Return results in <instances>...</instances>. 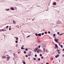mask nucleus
Here are the masks:
<instances>
[{
	"label": "nucleus",
	"mask_w": 64,
	"mask_h": 64,
	"mask_svg": "<svg viewBox=\"0 0 64 64\" xmlns=\"http://www.w3.org/2000/svg\"><path fill=\"white\" fill-rule=\"evenodd\" d=\"M21 49L22 50H23V49H25V48H23V47H21Z\"/></svg>",
	"instance_id": "nucleus-15"
},
{
	"label": "nucleus",
	"mask_w": 64,
	"mask_h": 64,
	"mask_svg": "<svg viewBox=\"0 0 64 64\" xmlns=\"http://www.w3.org/2000/svg\"><path fill=\"white\" fill-rule=\"evenodd\" d=\"M30 35H29L28 36H27V38H28V37H30Z\"/></svg>",
	"instance_id": "nucleus-28"
},
{
	"label": "nucleus",
	"mask_w": 64,
	"mask_h": 64,
	"mask_svg": "<svg viewBox=\"0 0 64 64\" xmlns=\"http://www.w3.org/2000/svg\"><path fill=\"white\" fill-rule=\"evenodd\" d=\"M38 43H40L41 42H40V41H39V40H38Z\"/></svg>",
	"instance_id": "nucleus-18"
},
{
	"label": "nucleus",
	"mask_w": 64,
	"mask_h": 64,
	"mask_svg": "<svg viewBox=\"0 0 64 64\" xmlns=\"http://www.w3.org/2000/svg\"><path fill=\"white\" fill-rule=\"evenodd\" d=\"M37 55L36 54H35V57H37Z\"/></svg>",
	"instance_id": "nucleus-20"
},
{
	"label": "nucleus",
	"mask_w": 64,
	"mask_h": 64,
	"mask_svg": "<svg viewBox=\"0 0 64 64\" xmlns=\"http://www.w3.org/2000/svg\"><path fill=\"white\" fill-rule=\"evenodd\" d=\"M38 61H40V58H39L38 59Z\"/></svg>",
	"instance_id": "nucleus-31"
},
{
	"label": "nucleus",
	"mask_w": 64,
	"mask_h": 64,
	"mask_svg": "<svg viewBox=\"0 0 64 64\" xmlns=\"http://www.w3.org/2000/svg\"><path fill=\"white\" fill-rule=\"evenodd\" d=\"M44 33H42V35H44Z\"/></svg>",
	"instance_id": "nucleus-24"
},
{
	"label": "nucleus",
	"mask_w": 64,
	"mask_h": 64,
	"mask_svg": "<svg viewBox=\"0 0 64 64\" xmlns=\"http://www.w3.org/2000/svg\"><path fill=\"white\" fill-rule=\"evenodd\" d=\"M60 34V33H59V32H58V34Z\"/></svg>",
	"instance_id": "nucleus-39"
},
{
	"label": "nucleus",
	"mask_w": 64,
	"mask_h": 64,
	"mask_svg": "<svg viewBox=\"0 0 64 64\" xmlns=\"http://www.w3.org/2000/svg\"><path fill=\"white\" fill-rule=\"evenodd\" d=\"M20 53V52H18V54H19V53Z\"/></svg>",
	"instance_id": "nucleus-57"
},
{
	"label": "nucleus",
	"mask_w": 64,
	"mask_h": 64,
	"mask_svg": "<svg viewBox=\"0 0 64 64\" xmlns=\"http://www.w3.org/2000/svg\"><path fill=\"white\" fill-rule=\"evenodd\" d=\"M62 51H64V49H63L62 50Z\"/></svg>",
	"instance_id": "nucleus-53"
},
{
	"label": "nucleus",
	"mask_w": 64,
	"mask_h": 64,
	"mask_svg": "<svg viewBox=\"0 0 64 64\" xmlns=\"http://www.w3.org/2000/svg\"><path fill=\"white\" fill-rule=\"evenodd\" d=\"M17 37H14V38H16Z\"/></svg>",
	"instance_id": "nucleus-55"
},
{
	"label": "nucleus",
	"mask_w": 64,
	"mask_h": 64,
	"mask_svg": "<svg viewBox=\"0 0 64 64\" xmlns=\"http://www.w3.org/2000/svg\"><path fill=\"white\" fill-rule=\"evenodd\" d=\"M57 56H58V57H59V54H58Z\"/></svg>",
	"instance_id": "nucleus-45"
},
{
	"label": "nucleus",
	"mask_w": 64,
	"mask_h": 64,
	"mask_svg": "<svg viewBox=\"0 0 64 64\" xmlns=\"http://www.w3.org/2000/svg\"><path fill=\"white\" fill-rule=\"evenodd\" d=\"M55 46L56 48H57V49H58V46H57V44H55Z\"/></svg>",
	"instance_id": "nucleus-3"
},
{
	"label": "nucleus",
	"mask_w": 64,
	"mask_h": 64,
	"mask_svg": "<svg viewBox=\"0 0 64 64\" xmlns=\"http://www.w3.org/2000/svg\"><path fill=\"white\" fill-rule=\"evenodd\" d=\"M8 26H7L6 27V28H8Z\"/></svg>",
	"instance_id": "nucleus-46"
},
{
	"label": "nucleus",
	"mask_w": 64,
	"mask_h": 64,
	"mask_svg": "<svg viewBox=\"0 0 64 64\" xmlns=\"http://www.w3.org/2000/svg\"><path fill=\"white\" fill-rule=\"evenodd\" d=\"M25 50L26 51H28V49L26 48L25 49Z\"/></svg>",
	"instance_id": "nucleus-21"
},
{
	"label": "nucleus",
	"mask_w": 64,
	"mask_h": 64,
	"mask_svg": "<svg viewBox=\"0 0 64 64\" xmlns=\"http://www.w3.org/2000/svg\"><path fill=\"white\" fill-rule=\"evenodd\" d=\"M34 60H36V59L35 58H34Z\"/></svg>",
	"instance_id": "nucleus-40"
},
{
	"label": "nucleus",
	"mask_w": 64,
	"mask_h": 64,
	"mask_svg": "<svg viewBox=\"0 0 64 64\" xmlns=\"http://www.w3.org/2000/svg\"><path fill=\"white\" fill-rule=\"evenodd\" d=\"M45 34H47V32H44Z\"/></svg>",
	"instance_id": "nucleus-30"
},
{
	"label": "nucleus",
	"mask_w": 64,
	"mask_h": 64,
	"mask_svg": "<svg viewBox=\"0 0 64 64\" xmlns=\"http://www.w3.org/2000/svg\"><path fill=\"white\" fill-rule=\"evenodd\" d=\"M59 44L60 45V43Z\"/></svg>",
	"instance_id": "nucleus-58"
},
{
	"label": "nucleus",
	"mask_w": 64,
	"mask_h": 64,
	"mask_svg": "<svg viewBox=\"0 0 64 64\" xmlns=\"http://www.w3.org/2000/svg\"><path fill=\"white\" fill-rule=\"evenodd\" d=\"M58 51H60V50H58Z\"/></svg>",
	"instance_id": "nucleus-63"
},
{
	"label": "nucleus",
	"mask_w": 64,
	"mask_h": 64,
	"mask_svg": "<svg viewBox=\"0 0 64 64\" xmlns=\"http://www.w3.org/2000/svg\"><path fill=\"white\" fill-rule=\"evenodd\" d=\"M2 59H4V58H6V56H2Z\"/></svg>",
	"instance_id": "nucleus-1"
},
{
	"label": "nucleus",
	"mask_w": 64,
	"mask_h": 64,
	"mask_svg": "<svg viewBox=\"0 0 64 64\" xmlns=\"http://www.w3.org/2000/svg\"><path fill=\"white\" fill-rule=\"evenodd\" d=\"M40 46H38V48H40Z\"/></svg>",
	"instance_id": "nucleus-25"
},
{
	"label": "nucleus",
	"mask_w": 64,
	"mask_h": 64,
	"mask_svg": "<svg viewBox=\"0 0 64 64\" xmlns=\"http://www.w3.org/2000/svg\"><path fill=\"white\" fill-rule=\"evenodd\" d=\"M24 53L25 54V53H26V52L25 51H24Z\"/></svg>",
	"instance_id": "nucleus-19"
},
{
	"label": "nucleus",
	"mask_w": 64,
	"mask_h": 64,
	"mask_svg": "<svg viewBox=\"0 0 64 64\" xmlns=\"http://www.w3.org/2000/svg\"><path fill=\"white\" fill-rule=\"evenodd\" d=\"M56 3H54L53 4V5H56Z\"/></svg>",
	"instance_id": "nucleus-13"
},
{
	"label": "nucleus",
	"mask_w": 64,
	"mask_h": 64,
	"mask_svg": "<svg viewBox=\"0 0 64 64\" xmlns=\"http://www.w3.org/2000/svg\"><path fill=\"white\" fill-rule=\"evenodd\" d=\"M38 51H40V53H42V51L40 49L38 50Z\"/></svg>",
	"instance_id": "nucleus-4"
},
{
	"label": "nucleus",
	"mask_w": 64,
	"mask_h": 64,
	"mask_svg": "<svg viewBox=\"0 0 64 64\" xmlns=\"http://www.w3.org/2000/svg\"><path fill=\"white\" fill-rule=\"evenodd\" d=\"M4 29H3L2 30V31H4Z\"/></svg>",
	"instance_id": "nucleus-49"
},
{
	"label": "nucleus",
	"mask_w": 64,
	"mask_h": 64,
	"mask_svg": "<svg viewBox=\"0 0 64 64\" xmlns=\"http://www.w3.org/2000/svg\"><path fill=\"white\" fill-rule=\"evenodd\" d=\"M37 53H39V51H38H38L37 52Z\"/></svg>",
	"instance_id": "nucleus-37"
},
{
	"label": "nucleus",
	"mask_w": 64,
	"mask_h": 64,
	"mask_svg": "<svg viewBox=\"0 0 64 64\" xmlns=\"http://www.w3.org/2000/svg\"><path fill=\"white\" fill-rule=\"evenodd\" d=\"M11 8V10H14V8Z\"/></svg>",
	"instance_id": "nucleus-11"
},
{
	"label": "nucleus",
	"mask_w": 64,
	"mask_h": 64,
	"mask_svg": "<svg viewBox=\"0 0 64 64\" xmlns=\"http://www.w3.org/2000/svg\"><path fill=\"white\" fill-rule=\"evenodd\" d=\"M13 23L14 24H15L16 22L14 20H13Z\"/></svg>",
	"instance_id": "nucleus-12"
},
{
	"label": "nucleus",
	"mask_w": 64,
	"mask_h": 64,
	"mask_svg": "<svg viewBox=\"0 0 64 64\" xmlns=\"http://www.w3.org/2000/svg\"><path fill=\"white\" fill-rule=\"evenodd\" d=\"M43 56H42L41 57V59H43Z\"/></svg>",
	"instance_id": "nucleus-43"
},
{
	"label": "nucleus",
	"mask_w": 64,
	"mask_h": 64,
	"mask_svg": "<svg viewBox=\"0 0 64 64\" xmlns=\"http://www.w3.org/2000/svg\"><path fill=\"white\" fill-rule=\"evenodd\" d=\"M46 64H49V63H48V62H47V63H46Z\"/></svg>",
	"instance_id": "nucleus-52"
},
{
	"label": "nucleus",
	"mask_w": 64,
	"mask_h": 64,
	"mask_svg": "<svg viewBox=\"0 0 64 64\" xmlns=\"http://www.w3.org/2000/svg\"><path fill=\"white\" fill-rule=\"evenodd\" d=\"M14 56H15V55H16V54H15V53H14Z\"/></svg>",
	"instance_id": "nucleus-29"
},
{
	"label": "nucleus",
	"mask_w": 64,
	"mask_h": 64,
	"mask_svg": "<svg viewBox=\"0 0 64 64\" xmlns=\"http://www.w3.org/2000/svg\"><path fill=\"white\" fill-rule=\"evenodd\" d=\"M46 50V52H49V51L48 50Z\"/></svg>",
	"instance_id": "nucleus-9"
},
{
	"label": "nucleus",
	"mask_w": 64,
	"mask_h": 64,
	"mask_svg": "<svg viewBox=\"0 0 64 64\" xmlns=\"http://www.w3.org/2000/svg\"><path fill=\"white\" fill-rule=\"evenodd\" d=\"M57 40H59V39H57Z\"/></svg>",
	"instance_id": "nucleus-64"
},
{
	"label": "nucleus",
	"mask_w": 64,
	"mask_h": 64,
	"mask_svg": "<svg viewBox=\"0 0 64 64\" xmlns=\"http://www.w3.org/2000/svg\"><path fill=\"white\" fill-rule=\"evenodd\" d=\"M31 54H28V56H30Z\"/></svg>",
	"instance_id": "nucleus-23"
},
{
	"label": "nucleus",
	"mask_w": 64,
	"mask_h": 64,
	"mask_svg": "<svg viewBox=\"0 0 64 64\" xmlns=\"http://www.w3.org/2000/svg\"><path fill=\"white\" fill-rule=\"evenodd\" d=\"M58 57V56H55L56 58H57Z\"/></svg>",
	"instance_id": "nucleus-38"
},
{
	"label": "nucleus",
	"mask_w": 64,
	"mask_h": 64,
	"mask_svg": "<svg viewBox=\"0 0 64 64\" xmlns=\"http://www.w3.org/2000/svg\"><path fill=\"white\" fill-rule=\"evenodd\" d=\"M51 59H52V60H53V58H52Z\"/></svg>",
	"instance_id": "nucleus-50"
},
{
	"label": "nucleus",
	"mask_w": 64,
	"mask_h": 64,
	"mask_svg": "<svg viewBox=\"0 0 64 64\" xmlns=\"http://www.w3.org/2000/svg\"><path fill=\"white\" fill-rule=\"evenodd\" d=\"M60 46L61 48H63V46H62V45H60Z\"/></svg>",
	"instance_id": "nucleus-14"
},
{
	"label": "nucleus",
	"mask_w": 64,
	"mask_h": 64,
	"mask_svg": "<svg viewBox=\"0 0 64 64\" xmlns=\"http://www.w3.org/2000/svg\"><path fill=\"white\" fill-rule=\"evenodd\" d=\"M22 46V47H24V45Z\"/></svg>",
	"instance_id": "nucleus-56"
},
{
	"label": "nucleus",
	"mask_w": 64,
	"mask_h": 64,
	"mask_svg": "<svg viewBox=\"0 0 64 64\" xmlns=\"http://www.w3.org/2000/svg\"><path fill=\"white\" fill-rule=\"evenodd\" d=\"M43 31H44V30H43Z\"/></svg>",
	"instance_id": "nucleus-62"
},
{
	"label": "nucleus",
	"mask_w": 64,
	"mask_h": 64,
	"mask_svg": "<svg viewBox=\"0 0 64 64\" xmlns=\"http://www.w3.org/2000/svg\"><path fill=\"white\" fill-rule=\"evenodd\" d=\"M48 34H50V31H48Z\"/></svg>",
	"instance_id": "nucleus-26"
},
{
	"label": "nucleus",
	"mask_w": 64,
	"mask_h": 64,
	"mask_svg": "<svg viewBox=\"0 0 64 64\" xmlns=\"http://www.w3.org/2000/svg\"><path fill=\"white\" fill-rule=\"evenodd\" d=\"M55 35H56V34H54V36H55Z\"/></svg>",
	"instance_id": "nucleus-34"
},
{
	"label": "nucleus",
	"mask_w": 64,
	"mask_h": 64,
	"mask_svg": "<svg viewBox=\"0 0 64 64\" xmlns=\"http://www.w3.org/2000/svg\"><path fill=\"white\" fill-rule=\"evenodd\" d=\"M23 64H26V62H23Z\"/></svg>",
	"instance_id": "nucleus-27"
},
{
	"label": "nucleus",
	"mask_w": 64,
	"mask_h": 64,
	"mask_svg": "<svg viewBox=\"0 0 64 64\" xmlns=\"http://www.w3.org/2000/svg\"><path fill=\"white\" fill-rule=\"evenodd\" d=\"M16 43H18V41L16 40Z\"/></svg>",
	"instance_id": "nucleus-22"
},
{
	"label": "nucleus",
	"mask_w": 64,
	"mask_h": 64,
	"mask_svg": "<svg viewBox=\"0 0 64 64\" xmlns=\"http://www.w3.org/2000/svg\"><path fill=\"white\" fill-rule=\"evenodd\" d=\"M34 19H35V18H34L32 19V20H34Z\"/></svg>",
	"instance_id": "nucleus-54"
},
{
	"label": "nucleus",
	"mask_w": 64,
	"mask_h": 64,
	"mask_svg": "<svg viewBox=\"0 0 64 64\" xmlns=\"http://www.w3.org/2000/svg\"><path fill=\"white\" fill-rule=\"evenodd\" d=\"M45 47H46V45L44 44L42 46V47L43 48H45Z\"/></svg>",
	"instance_id": "nucleus-2"
},
{
	"label": "nucleus",
	"mask_w": 64,
	"mask_h": 64,
	"mask_svg": "<svg viewBox=\"0 0 64 64\" xmlns=\"http://www.w3.org/2000/svg\"><path fill=\"white\" fill-rule=\"evenodd\" d=\"M7 59H9V57H7Z\"/></svg>",
	"instance_id": "nucleus-35"
},
{
	"label": "nucleus",
	"mask_w": 64,
	"mask_h": 64,
	"mask_svg": "<svg viewBox=\"0 0 64 64\" xmlns=\"http://www.w3.org/2000/svg\"><path fill=\"white\" fill-rule=\"evenodd\" d=\"M57 42V43H59V42L58 41V42Z\"/></svg>",
	"instance_id": "nucleus-60"
},
{
	"label": "nucleus",
	"mask_w": 64,
	"mask_h": 64,
	"mask_svg": "<svg viewBox=\"0 0 64 64\" xmlns=\"http://www.w3.org/2000/svg\"><path fill=\"white\" fill-rule=\"evenodd\" d=\"M58 54H60V52H58Z\"/></svg>",
	"instance_id": "nucleus-47"
},
{
	"label": "nucleus",
	"mask_w": 64,
	"mask_h": 64,
	"mask_svg": "<svg viewBox=\"0 0 64 64\" xmlns=\"http://www.w3.org/2000/svg\"><path fill=\"white\" fill-rule=\"evenodd\" d=\"M16 46L17 47H18V45L17 44H16Z\"/></svg>",
	"instance_id": "nucleus-44"
},
{
	"label": "nucleus",
	"mask_w": 64,
	"mask_h": 64,
	"mask_svg": "<svg viewBox=\"0 0 64 64\" xmlns=\"http://www.w3.org/2000/svg\"><path fill=\"white\" fill-rule=\"evenodd\" d=\"M6 11H8V10H10V9H9V8L8 9H6Z\"/></svg>",
	"instance_id": "nucleus-10"
},
{
	"label": "nucleus",
	"mask_w": 64,
	"mask_h": 64,
	"mask_svg": "<svg viewBox=\"0 0 64 64\" xmlns=\"http://www.w3.org/2000/svg\"><path fill=\"white\" fill-rule=\"evenodd\" d=\"M62 56H64V54H63V55H62Z\"/></svg>",
	"instance_id": "nucleus-59"
},
{
	"label": "nucleus",
	"mask_w": 64,
	"mask_h": 64,
	"mask_svg": "<svg viewBox=\"0 0 64 64\" xmlns=\"http://www.w3.org/2000/svg\"><path fill=\"white\" fill-rule=\"evenodd\" d=\"M60 62V60H59Z\"/></svg>",
	"instance_id": "nucleus-61"
},
{
	"label": "nucleus",
	"mask_w": 64,
	"mask_h": 64,
	"mask_svg": "<svg viewBox=\"0 0 64 64\" xmlns=\"http://www.w3.org/2000/svg\"><path fill=\"white\" fill-rule=\"evenodd\" d=\"M28 59H30V57H28Z\"/></svg>",
	"instance_id": "nucleus-32"
},
{
	"label": "nucleus",
	"mask_w": 64,
	"mask_h": 64,
	"mask_svg": "<svg viewBox=\"0 0 64 64\" xmlns=\"http://www.w3.org/2000/svg\"><path fill=\"white\" fill-rule=\"evenodd\" d=\"M43 50L44 51V52H45V48H43Z\"/></svg>",
	"instance_id": "nucleus-17"
},
{
	"label": "nucleus",
	"mask_w": 64,
	"mask_h": 64,
	"mask_svg": "<svg viewBox=\"0 0 64 64\" xmlns=\"http://www.w3.org/2000/svg\"><path fill=\"white\" fill-rule=\"evenodd\" d=\"M7 31V30H4V31Z\"/></svg>",
	"instance_id": "nucleus-48"
},
{
	"label": "nucleus",
	"mask_w": 64,
	"mask_h": 64,
	"mask_svg": "<svg viewBox=\"0 0 64 64\" xmlns=\"http://www.w3.org/2000/svg\"><path fill=\"white\" fill-rule=\"evenodd\" d=\"M40 56H42V54H40Z\"/></svg>",
	"instance_id": "nucleus-16"
},
{
	"label": "nucleus",
	"mask_w": 64,
	"mask_h": 64,
	"mask_svg": "<svg viewBox=\"0 0 64 64\" xmlns=\"http://www.w3.org/2000/svg\"><path fill=\"white\" fill-rule=\"evenodd\" d=\"M38 36H41V34H38Z\"/></svg>",
	"instance_id": "nucleus-6"
},
{
	"label": "nucleus",
	"mask_w": 64,
	"mask_h": 64,
	"mask_svg": "<svg viewBox=\"0 0 64 64\" xmlns=\"http://www.w3.org/2000/svg\"><path fill=\"white\" fill-rule=\"evenodd\" d=\"M26 57H28V55H26Z\"/></svg>",
	"instance_id": "nucleus-33"
},
{
	"label": "nucleus",
	"mask_w": 64,
	"mask_h": 64,
	"mask_svg": "<svg viewBox=\"0 0 64 64\" xmlns=\"http://www.w3.org/2000/svg\"><path fill=\"white\" fill-rule=\"evenodd\" d=\"M7 53V52H4V53L5 54V53Z\"/></svg>",
	"instance_id": "nucleus-36"
},
{
	"label": "nucleus",
	"mask_w": 64,
	"mask_h": 64,
	"mask_svg": "<svg viewBox=\"0 0 64 64\" xmlns=\"http://www.w3.org/2000/svg\"><path fill=\"white\" fill-rule=\"evenodd\" d=\"M11 30V28H10L9 29V30Z\"/></svg>",
	"instance_id": "nucleus-51"
},
{
	"label": "nucleus",
	"mask_w": 64,
	"mask_h": 64,
	"mask_svg": "<svg viewBox=\"0 0 64 64\" xmlns=\"http://www.w3.org/2000/svg\"><path fill=\"white\" fill-rule=\"evenodd\" d=\"M35 35L36 36H38V34L36 33L35 34Z\"/></svg>",
	"instance_id": "nucleus-7"
},
{
	"label": "nucleus",
	"mask_w": 64,
	"mask_h": 64,
	"mask_svg": "<svg viewBox=\"0 0 64 64\" xmlns=\"http://www.w3.org/2000/svg\"><path fill=\"white\" fill-rule=\"evenodd\" d=\"M37 49H38V48H36L34 49V51H35V52H37Z\"/></svg>",
	"instance_id": "nucleus-5"
},
{
	"label": "nucleus",
	"mask_w": 64,
	"mask_h": 64,
	"mask_svg": "<svg viewBox=\"0 0 64 64\" xmlns=\"http://www.w3.org/2000/svg\"><path fill=\"white\" fill-rule=\"evenodd\" d=\"M62 35V34H59V35L60 36V35Z\"/></svg>",
	"instance_id": "nucleus-41"
},
{
	"label": "nucleus",
	"mask_w": 64,
	"mask_h": 64,
	"mask_svg": "<svg viewBox=\"0 0 64 64\" xmlns=\"http://www.w3.org/2000/svg\"><path fill=\"white\" fill-rule=\"evenodd\" d=\"M16 38V40H18V38Z\"/></svg>",
	"instance_id": "nucleus-42"
},
{
	"label": "nucleus",
	"mask_w": 64,
	"mask_h": 64,
	"mask_svg": "<svg viewBox=\"0 0 64 64\" xmlns=\"http://www.w3.org/2000/svg\"><path fill=\"white\" fill-rule=\"evenodd\" d=\"M54 40L55 41H56V42H58V41L56 39H54Z\"/></svg>",
	"instance_id": "nucleus-8"
}]
</instances>
